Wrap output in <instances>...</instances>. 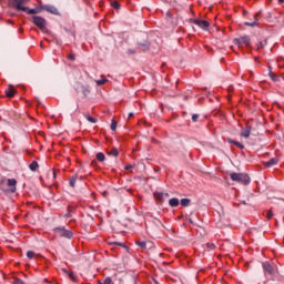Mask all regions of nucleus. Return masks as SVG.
I'll use <instances>...</instances> for the list:
<instances>
[{
    "label": "nucleus",
    "mask_w": 284,
    "mask_h": 284,
    "mask_svg": "<svg viewBox=\"0 0 284 284\" xmlns=\"http://www.w3.org/2000/svg\"><path fill=\"white\" fill-rule=\"evenodd\" d=\"M7 186L9 189H6V183L4 182H0V190H2V192H11V194H14V192H17V180L8 179L7 180Z\"/></svg>",
    "instance_id": "f257e3e1"
},
{
    "label": "nucleus",
    "mask_w": 284,
    "mask_h": 284,
    "mask_svg": "<svg viewBox=\"0 0 284 284\" xmlns=\"http://www.w3.org/2000/svg\"><path fill=\"white\" fill-rule=\"evenodd\" d=\"M230 176L236 183H243L244 185H247V183H250V175H247V174H244V173H231Z\"/></svg>",
    "instance_id": "f03ea898"
},
{
    "label": "nucleus",
    "mask_w": 284,
    "mask_h": 284,
    "mask_svg": "<svg viewBox=\"0 0 284 284\" xmlns=\"http://www.w3.org/2000/svg\"><path fill=\"white\" fill-rule=\"evenodd\" d=\"M28 3H30V0H12L11 6L19 12H24V10H28V7H24Z\"/></svg>",
    "instance_id": "7ed1b4c3"
},
{
    "label": "nucleus",
    "mask_w": 284,
    "mask_h": 284,
    "mask_svg": "<svg viewBox=\"0 0 284 284\" xmlns=\"http://www.w3.org/2000/svg\"><path fill=\"white\" fill-rule=\"evenodd\" d=\"M32 23L39 28V30H45V26H48V21L44 20V18L39 17V16H33L32 17Z\"/></svg>",
    "instance_id": "20e7f679"
},
{
    "label": "nucleus",
    "mask_w": 284,
    "mask_h": 284,
    "mask_svg": "<svg viewBox=\"0 0 284 284\" xmlns=\"http://www.w3.org/2000/svg\"><path fill=\"white\" fill-rule=\"evenodd\" d=\"M54 232L59 234V236H62V239H72V236H74V233L70 230H65V227H55Z\"/></svg>",
    "instance_id": "39448f33"
},
{
    "label": "nucleus",
    "mask_w": 284,
    "mask_h": 284,
    "mask_svg": "<svg viewBox=\"0 0 284 284\" xmlns=\"http://www.w3.org/2000/svg\"><path fill=\"white\" fill-rule=\"evenodd\" d=\"M40 10H45V12H49L50 14L59 16V9L52 4H43L40 2Z\"/></svg>",
    "instance_id": "423d86ee"
},
{
    "label": "nucleus",
    "mask_w": 284,
    "mask_h": 284,
    "mask_svg": "<svg viewBox=\"0 0 284 284\" xmlns=\"http://www.w3.org/2000/svg\"><path fill=\"white\" fill-rule=\"evenodd\" d=\"M262 267L264 270L265 276H274L276 274V270H274V266H272L268 262H264Z\"/></svg>",
    "instance_id": "0eeeda50"
},
{
    "label": "nucleus",
    "mask_w": 284,
    "mask_h": 284,
    "mask_svg": "<svg viewBox=\"0 0 284 284\" xmlns=\"http://www.w3.org/2000/svg\"><path fill=\"white\" fill-rule=\"evenodd\" d=\"M233 43L235 45H239V48H241V45H250L251 40L250 37L244 36V37H240L233 40Z\"/></svg>",
    "instance_id": "6e6552de"
},
{
    "label": "nucleus",
    "mask_w": 284,
    "mask_h": 284,
    "mask_svg": "<svg viewBox=\"0 0 284 284\" xmlns=\"http://www.w3.org/2000/svg\"><path fill=\"white\" fill-rule=\"evenodd\" d=\"M154 199H156V201H160L161 203H163L166 199H170V193L155 192Z\"/></svg>",
    "instance_id": "1a4fd4ad"
},
{
    "label": "nucleus",
    "mask_w": 284,
    "mask_h": 284,
    "mask_svg": "<svg viewBox=\"0 0 284 284\" xmlns=\"http://www.w3.org/2000/svg\"><path fill=\"white\" fill-rule=\"evenodd\" d=\"M193 23L199 28H202V30H206V28H210V22L205 20H194Z\"/></svg>",
    "instance_id": "9d476101"
},
{
    "label": "nucleus",
    "mask_w": 284,
    "mask_h": 284,
    "mask_svg": "<svg viewBox=\"0 0 284 284\" xmlns=\"http://www.w3.org/2000/svg\"><path fill=\"white\" fill-rule=\"evenodd\" d=\"M250 134H252V126L247 125L246 128L242 129L241 136L244 139H250Z\"/></svg>",
    "instance_id": "9b49d317"
},
{
    "label": "nucleus",
    "mask_w": 284,
    "mask_h": 284,
    "mask_svg": "<svg viewBox=\"0 0 284 284\" xmlns=\"http://www.w3.org/2000/svg\"><path fill=\"white\" fill-rule=\"evenodd\" d=\"M16 93H17V90H14V87L9 85V89L6 91V95L9 99H12V97H14Z\"/></svg>",
    "instance_id": "f8f14e48"
},
{
    "label": "nucleus",
    "mask_w": 284,
    "mask_h": 284,
    "mask_svg": "<svg viewBox=\"0 0 284 284\" xmlns=\"http://www.w3.org/2000/svg\"><path fill=\"white\" fill-rule=\"evenodd\" d=\"M258 14H261V12L255 13L254 17V21L253 22H244V26H248L250 28H254V26H256V22L258 21Z\"/></svg>",
    "instance_id": "ddd939ff"
},
{
    "label": "nucleus",
    "mask_w": 284,
    "mask_h": 284,
    "mask_svg": "<svg viewBox=\"0 0 284 284\" xmlns=\"http://www.w3.org/2000/svg\"><path fill=\"white\" fill-rule=\"evenodd\" d=\"M140 50H142V52H145V50H148L150 48V42L144 41V42H139L138 43Z\"/></svg>",
    "instance_id": "4468645a"
},
{
    "label": "nucleus",
    "mask_w": 284,
    "mask_h": 284,
    "mask_svg": "<svg viewBox=\"0 0 284 284\" xmlns=\"http://www.w3.org/2000/svg\"><path fill=\"white\" fill-rule=\"evenodd\" d=\"M41 7L37 8V9H30L27 7V10H24V12H27V14H39V12H41Z\"/></svg>",
    "instance_id": "2eb2a0df"
},
{
    "label": "nucleus",
    "mask_w": 284,
    "mask_h": 284,
    "mask_svg": "<svg viewBox=\"0 0 284 284\" xmlns=\"http://www.w3.org/2000/svg\"><path fill=\"white\" fill-rule=\"evenodd\" d=\"M277 164H278V159L272 158L268 162L265 163V166L273 168V165H277Z\"/></svg>",
    "instance_id": "dca6fc26"
},
{
    "label": "nucleus",
    "mask_w": 284,
    "mask_h": 284,
    "mask_svg": "<svg viewBox=\"0 0 284 284\" xmlns=\"http://www.w3.org/2000/svg\"><path fill=\"white\" fill-rule=\"evenodd\" d=\"M229 143H233V145H236V148H239L240 150H245V145H243L241 142L229 139Z\"/></svg>",
    "instance_id": "f3484780"
},
{
    "label": "nucleus",
    "mask_w": 284,
    "mask_h": 284,
    "mask_svg": "<svg viewBox=\"0 0 284 284\" xmlns=\"http://www.w3.org/2000/svg\"><path fill=\"white\" fill-rule=\"evenodd\" d=\"M169 205L171 207H179V199L173 197V199L169 200Z\"/></svg>",
    "instance_id": "a211bd4d"
},
{
    "label": "nucleus",
    "mask_w": 284,
    "mask_h": 284,
    "mask_svg": "<svg viewBox=\"0 0 284 284\" xmlns=\"http://www.w3.org/2000/svg\"><path fill=\"white\" fill-rule=\"evenodd\" d=\"M135 245L141 247V250H148V242H145V241H136Z\"/></svg>",
    "instance_id": "6ab92c4d"
},
{
    "label": "nucleus",
    "mask_w": 284,
    "mask_h": 284,
    "mask_svg": "<svg viewBox=\"0 0 284 284\" xmlns=\"http://www.w3.org/2000/svg\"><path fill=\"white\" fill-rule=\"evenodd\" d=\"M29 169L31 170V172H37V170H39V162L33 161L30 165Z\"/></svg>",
    "instance_id": "aec40b11"
},
{
    "label": "nucleus",
    "mask_w": 284,
    "mask_h": 284,
    "mask_svg": "<svg viewBox=\"0 0 284 284\" xmlns=\"http://www.w3.org/2000/svg\"><path fill=\"white\" fill-rule=\"evenodd\" d=\"M97 85H105L108 83V79H105V75H101L100 80L95 81Z\"/></svg>",
    "instance_id": "412c9836"
},
{
    "label": "nucleus",
    "mask_w": 284,
    "mask_h": 284,
    "mask_svg": "<svg viewBox=\"0 0 284 284\" xmlns=\"http://www.w3.org/2000/svg\"><path fill=\"white\" fill-rule=\"evenodd\" d=\"M108 155L109 156H119V150H116V148H113L110 151H108Z\"/></svg>",
    "instance_id": "4be33fe9"
},
{
    "label": "nucleus",
    "mask_w": 284,
    "mask_h": 284,
    "mask_svg": "<svg viewBox=\"0 0 284 284\" xmlns=\"http://www.w3.org/2000/svg\"><path fill=\"white\" fill-rule=\"evenodd\" d=\"M95 159H98L100 163H103V161H105V154H103L102 152H99L97 153Z\"/></svg>",
    "instance_id": "5701e85b"
},
{
    "label": "nucleus",
    "mask_w": 284,
    "mask_h": 284,
    "mask_svg": "<svg viewBox=\"0 0 284 284\" xmlns=\"http://www.w3.org/2000/svg\"><path fill=\"white\" fill-rule=\"evenodd\" d=\"M180 203H181L182 207H187V205H190V203H191V200L190 199H182L180 201Z\"/></svg>",
    "instance_id": "b1692460"
},
{
    "label": "nucleus",
    "mask_w": 284,
    "mask_h": 284,
    "mask_svg": "<svg viewBox=\"0 0 284 284\" xmlns=\"http://www.w3.org/2000/svg\"><path fill=\"white\" fill-rule=\"evenodd\" d=\"M110 1H111L112 8H114L115 10L121 9V4L119 3V1H114V0H110Z\"/></svg>",
    "instance_id": "393cba45"
},
{
    "label": "nucleus",
    "mask_w": 284,
    "mask_h": 284,
    "mask_svg": "<svg viewBox=\"0 0 284 284\" xmlns=\"http://www.w3.org/2000/svg\"><path fill=\"white\" fill-rule=\"evenodd\" d=\"M85 116V119H87V121H89V123H97V118H92V115H90V114H85L84 115Z\"/></svg>",
    "instance_id": "a878e982"
},
{
    "label": "nucleus",
    "mask_w": 284,
    "mask_h": 284,
    "mask_svg": "<svg viewBox=\"0 0 284 284\" xmlns=\"http://www.w3.org/2000/svg\"><path fill=\"white\" fill-rule=\"evenodd\" d=\"M82 94L88 97L90 94V87L82 85Z\"/></svg>",
    "instance_id": "bb28decb"
},
{
    "label": "nucleus",
    "mask_w": 284,
    "mask_h": 284,
    "mask_svg": "<svg viewBox=\"0 0 284 284\" xmlns=\"http://www.w3.org/2000/svg\"><path fill=\"white\" fill-rule=\"evenodd\" d=\"M69 184L71 187H74L77 185V176H72L69 181Z\"/></svg>",
    "instance_id": "cd10ccee"
},
{
    "label": "nucleus",
    "mask_w": 284,
    "mask_h": 284,
    "mask_svg": "<svg viewBox=\"0 0 284 284\" xmlns=\"http://www.w3.org/2000/svg\"><path fill=\"white\" fill-rule=\"evenodd\" d=\"M68 275H69V278H71V281H73V283H77V276H74V272H70V273H68Z\"/></svg>",
    "instance_id": "c85d7f7f"
},
{
    "label": "nucleus",
    "mask_w": 284,
    "mask_h": 284,
    "mask_svg": "<svg viewBox=\"0 0 284 284\" xmlns=\"http://www.w3.org/2000/svg\"><path fill=\"white\" fill-rule=\"evenodd\" d=\"M266 219L267 221H272V216H274V213L272 211H266Z\"/></svg>",
    "instance_id": "c756f323"
},
{
    "label": "nucleus",
    "mask_w": 284,
    "mask_h": 284,
    "mask_svg": "<svg viewBox=\"0 0 284 284\" xmlns=\"http://www.w3.org/2000/svg\"><path fill=\"white\" fill-rule=\"evenodd\" d=\"M98 284H112V277H106L103 282H99Z\"/></svg>",
    "instance_id": "7c9ffc66"
},
{
    "label": "nucleus",
    "mask_w": 284,
    "mask_h": 284,
    "mask_svg": "<svg viewBox=\"0 0 284 284\" xmlns=\"http://www.w3.org/2000/svg\"><path fill=\"white\" fill-rule=\"evenodd\" d=\"M111 130L116 132V122L114 120L111 121Z\"/></svg>",
    "instance_id": "2f4dec72"
},
{
    "label": "nucleus",
    "mask_w": 284,
    "mask_h": 284,
    "mask_svg": "<svg viewBox=\"0 0 284 284\" xmlns=\"http://www.w3.org/2000/svg\"><path fill=\"white\" fill-rule=\"evenodd\" d=\"M206 246L209 250H216V245L214 243H207Z\"/></svg>",
    "instance_id": "473e14b6"
},
{
    "label": "nucleus",
    "mask_w": 284,
    "mask_h": 284,
    "mask_svg": "<svg viewBox=\"0 0 284 284\" xmlns=\"http://www.w3.org/2000/svg\"><path fill=\"white\" fill-rule=\"evenodd\" d=\"M27 256H28L29 258H34L36 254H34V252H32V251H28V252H27Z\"/></svg>",
    "instance_id": "72a5a7b5"
},
{
    "label": "nucleus",
    "mask_w": 284,
    "mask_h": 284,
    "mask_svg": "<svg viewBox=\"0 0 284 284\" xmlns=\"http://www.w3.org/2000/svg\"><path fill=\"white\" fill-rule=\"evenodd\" d=\"M13 284H26V282H23L21 278H14Z\"/></svg>",
    "instance_id": "f704fd0d"
},
{
    "label": "nucleus",
    "mask_w": 284,
    "mask_h": 284,
    "mask_svg": "<svg viewBox=\"0 0 284 284\" xmlns=\"http://www.w3.org/2000/svg\"><path fill=\"white\" fill-rule=\"evenodd\" d=\"M270 77H271L272 81H277L276 75L272 71H270Z\"/></svg>",
    "instance_id": "c9c22d12"
},
{
    "label": "nucleus",
    "mask_w": 284,
    "mask_h": 284,
    "mask_svg": "<svg viewBox=\"0 0 284 284\" xmlns=\"http://www.w3.org/2000/svg\"><path fill=\"white\" fill-rule=\"evenodd\" d=\"M192 121H193V123H196V121H199V114H193Z\"/></svg>",
    "instance_id": "e433bc0d"
},
{
    "label": "nucleus",
    "mask_w": 284,
    "mask_h": 284,
    "mask_svg": "<svg viewBox=\"0 0 284 284\" xmlns=\"http://www.w3.org/2000/svg\"><path fill=\"white\" fill-rule=\"evenodd\" d=\"M68 59H69L70 61H74L77 58L74 57V53H70V54L68 55Z\"/></svg>",
    "instance_id": "4c0bfd02"
},
{
    "label": "nucleus",
    "mask_w": 284,
    "mask_h": 284,
    "mask_svg": "<svg viewBox=\"0 0 284 284\" xmlns=\"http://www.w3.org/2000/svg\"><path fill=\"white\" fill-rule=\"evenodd\" d=\"M128 54H136V51L130 49V50H128Z\"/></svg>",
    "instance_id": "58836bf2"
},
{
    "label": "nucleus",
    "mask_w": 284,
    "mask_h": 284,
    "mask_svg": "<svg viewBox=\"0 0 284 284\" xmlns=\"http://www.w3.org/2000/svg\"><path fill=\"white\" fill-rule=\"evenodd\" d=\"M133 165L132 164H128L126 166H124V170H132Z\"/></svg>",
    "instance_id": "ea45409f"
},
{
    "label": "nucleus",
    "mask_w": 284,
    "mask_h": 284,
    "mask_svg": "<svg viewBox=\"0 0 284 284\" xmlns=\"http://www.w3.org/2000/svg\"><path fill=\"white\" fill-rule=\"evenodd\" d=\"M263 48V42L257 43V50H261Z\"/></svg>",
    "instance_id": "a19ab883"
},
{
    "label": "nucleus",
    "mask_w": 284,
    "mask_h": 284,
    "mask_svg": "<svg viewBox=\"0 0 284 284\" xmlns=\"http://www.w3.org/2000/svg\"><path fill=\"white\" fill-rule=\"evenodd\" d=\"M132 116H134V113H129V119H132Z\"/></svg>",
    "instance_id": "79ce46f5"
},
{
    "label": "nucleus",
    "mask_w": 284,
    "mask_h": 284,
    "mask_svg": "<svg viewBox=\"0 0 284 284\" xmlns=\"http://www.w3.org/2000/svg\"><path fill=\"white\" fill-rule=\"evenodd\" d=\"M70 216H72L70 213L65 214L67 219H70Z\"/></svg>",
    "instance_id": "37998d69"
},
{
    "label": "nucleus",
    "mask_w": 284,
    "mask_h": 284,
    "mask_svg": "<svg viewBox=\"0 0 284 284\" xmlns=\"http://www.w3.org/2000/svg\"><path fill=\"white\" fill-rule=\"evenodd\" d=\"M106 195H108V191H104V192H103V196H106Z\"/></svg>",
    "instance_id": "c03bdc74"
},
{
    "label": "nucleus",
    "mask_w": 284,
    "mask_h": 284,
    "mask_svg": "<svg viewBox=\"0 0 284 284\" xmlns=\"http://www.w3.org/2000/svg\"><path fill=\"white\" fill-rule=\"evenodd\" d=\"M53 176H54V179H57V173L53 172Z\"/></svg>",
    "instance_id": "a18cd8bd"
},
{
    "label": "nucleus",
    "mask_w": 284,
    "mask_h": 284,
    "mask_svg": "<svg viewBox=\"0 0 284 284\" xmlns=\"http://www.w3.org/2000/svg\"><path fill=\"white\" fill-rule=\"evenodd\" d=\"M280 1V3H284V0H278Z\"/></svg>",
    "instance_id": "49530a36"
},
{
    "label": "nucleus",
    "mask_w": 284,
    "mask_h": 284,
    "mask_svg": "<svg viewBox=\"0 0 284 284\" xmlns=\"http://www.w3.org/2000/svg\"><path fill=\"white\" fill-rule=\"evenodd\" d=\"M242 203H243V205H247V203H245V201H243Z\"/></svg>",
    "instance_id": "de8ad7c7"
},
{
    "label": "nucleus",
    "mask_w": 284,
    "mask_h": 284,
    "mask_svg": "<svg viewBox=\"0 0 284 284\" xmlns=\"http://www.w3.org/2000/svg\"><path fill=\"white\" fill-rule=\"evenodd\" d=\"M8 23H12V20H8Z\"/></svg>",
    "instance_id": "09e8293b"
}]
</instances>
